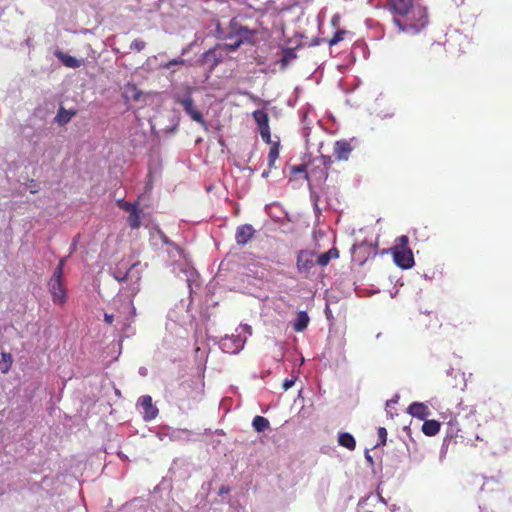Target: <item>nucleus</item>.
Wrapping results in <instances>:
<instances>
[{
    "label": "nucleus",
    "instance_id": "nucleus-2",
    "mask_svg": "<svg viewBox=\"0 0 512 512\" xmlns=\"http://www.w3.org/2000/svg\"><path fill=\"white\" fill-rule=\"evenodd\" d=\"M455 422L459 426L458 431L480 439L477 428L480 426L477 411L473 408H462L455 416Z\"/></svg>",
    "mask_w": 512,
    "mask_h": 512
},
{
    "label": "nucleus",
    "instance_id": "nucleus-17",
    "mask_svg": "<svg viewBox=\"0 0 512 512\" xmlns=\"http://www.w3.org/2000/svg\"><path fill=\"white\" fill-rule=\"evenodd\" d=\"M309 321H310V318H309L308 314L304 311H301L297 314L296 320L293 324V329L296 332H302L307 328Z\"/></svg>",
    "mask_w": 512,
    "mask_h": 512
},
{
    "label": "nucleus",
    "instance_id": "nucleus-39",
    "mask_svg": "<svg viewBox=\"0 0 512 512\" xmlns=\"http://www.w3.org/2000/svg\"><path fill=\"white\" fill-rule=\"evenodd\" d=\"M125 203H126V201H125L124 199H119V200H117V201H116V204H117V206H118L120 209H122V208H123V204H125Z\"/></svg>",
    "mask_w": 512,
    "mask_h": 512
},
{
    "label": "nucleus",
    "instance_id": "nucleus-19",
    "mask_svg": "<svg viewBox=\"0 0 512 512\" xmlns=\"http://www.w3.org/2000/svg\"><path fill=\"white\" fill-rule=\"evenodd\" d=\"M466 320L467 319L463 314L454 312L447 317L446 325L454 328L463 327L467 323Z\"/></svg>",
    "mask_w": 512,
    "mask_h": 512
},
{
    "label": "nucleus",
    "instance_id": "nucleus-18",
    "mask_svg": "<svg viewBox=\"0 0 512 512\" xmlns=\"http://www.w3.org/2000/svg\"><path fill=\"white\" fill-rule=\"evenodd\" d=\"M279 154H280V142L275 141L270 145V150L268 153L269 170L275 168V162L279 158Z\"/></svg>",
    "mask_w": 512,
    "mask_h": 512
},
{
    "label": "nucleus",
    "instance_id": "nucleus-28",
    "mask_svg": "<svg viewBox=\"0 0 512 512\" xmlns=\"http://www.w3.org/2000/svg\"><path fill=\"white\" fill-rule=\"evenodd\" d=\"M1 355H2V359L4 361V366L1 367V371H2V373H7L10 370L12 362H13L12 356L10 353H5V352H3Z\"/></svg>",
    "mask_w": 512,
    "mask_h": 512
},
{
    "label": "nucleus",
    "instance_id": "nucleus-1",
    "mask_svg": "<svg viewBox=\"0 0 512 512\" xmlns=\"http://www.w3.org/2000/svg\"><path fill=\"white\" fill-rule=\"evenodd\" d=\"M387 8L400 31L417 34L429 23L427 9L414 0H388Z\"/></svg>",
    "mask_w": 512,
    "mask_h": 512
},
{
    "label": "nucleus",
    "instance_id": "nucleus-9",
    "mask_svg": "<svg viewBox=\"0 0 512 512\" xmlns=\"http://www.w3.org/2000/svg\"><path fill=\"white\" fill-rule=\"evenodd\" d=\"M352 152L351 144L346 140L336 141L333 148V154L339 161H347Z\"/></svg>",
    "mask_w": 512,
    "mask_h": 512
},
{
    "label": "nucleus",
    "instance_id": "nucleus-4",
    "mask_svg": "<svg viewBox=\"0 0 512 512\" xmlns=\"http://www.w3.org/2000/svg\"><path fill=\"white\" fill-rule=\"evenodd\" d=\"M253 32L247 28H240L235 37L230 36L229 42L224 44L227 51H236L244 42H252Z\"/></svg>",
    "mask_w": 512,
    "mask_h": 512
},
{
    "label": "nucleus",
    "instance_id": "nucleus-7",
    "mask_svg": "<svg viewBox=\"0 0 512 512\" xmlns=\"http://www.w3.org/2000/svg\"><path fill=\"white\" fill-rule=\"evenodd\" d=\"M48 286L52 296V301L55 304H64L67 300L64 282L60 280H49Z\"/></svg>",
    "mask_w": 512,
    "mask_h": 512
},
{
    "label": "nucleus",
    "instance_id": "nucleus-12",
    "mask_svg": "<svg viewBox=\"0 0 512 512\" xmlns=\"http://www.w3.org/2000/svg\"><path fill=\"white\" fill-rule=\"evenodd\" d=\"M328 176V172L320 165V163L318 165L313 166L309 170V173H306L307 180L314 179L319 183H324L327 180Z\"/></svg>",
    "mask_w": 512,
    "mask_h": 512
},
{
    "label": "nucleus",
    "instance_id": "nucleus-27",
    "mask_svg": "<svg viewBox=\"0 0 512 512\" xmlns=\"http://www.w3.org/2000/svg\"><path fill=\"white\" fill-rule=\"evenodd\" d=\"M65 265V259H61L56 266L53 275L51 276L50 280H60L63 281V269Z\"/></svg>",
    "mask_w": 512,
    "mask_h": 512
},
{
    "label": "nucleus",
    "instance_id": "nucleus-8",
    "mask_svg": "<svg viewBox=\"0 0 512 512\" xmlns=\"http://www.w3.org/2000/svg\"><path fill=\"white\" fill-rule=\"evenodd\" d=\"M139 404L141 405L144 411V420L151 421L155 419L158 415V408L153 405L152 397L149 395L141 396L139 399Z\"/></svg>",
    "mask_w": 512,
    "mask_h": 512
},
{
    "label": "nucleus",
    "instance_id": "nucleus-11",
    "mask_svg": "<svg viewBox=\"0 0 512 512\" xmlns=\"http://www.w3.org/2000/svg\"><path fill=\"white\" fill-rule=\"evenodd\" d=\"M408 413L420 420H425L429 416L430 411L425 404L414 402L408 407Z\"/></svg>",
    "mask_w": 512,
    "mask_h": 512
},
{
    "label": "nucleus",
    "instance_id": "nucleus-3",
    "mask_svg": "<svg viewBox=\"0 0 512 512\" xmlns=\"http://www.w3.org/2000/svg\"><path fill=\"white\" fill-rule=\"evenodd\" d=\"M315 253L308 250H300L297 254L296 267L300 274L308 276L315 265Z\"/></svg>",
    "mask_w": 512,
    "mask_h": 512
},
{
    "label": "nucleus",
    "instance_id": "nucleus-40",
    "mask_svg": "<svg viewBox=\"0 0 512 512\" xmlns=\"http://www.w3.org/2000/svg\"><path fill=\"white\" fill-rule=\"evenodd\" d=\"M338 20H339V18H338V17H336V16H334V17L332 18L331 22H332L333 26H336V24H337Z\"/></svg>",
    "mask_w": 512,
    "mask_h": 512
},
{
    "label": "nucleus",
    "instance_id": "nucleus-10",
    "mask_svg": "<svg viewBox=\"0 0 512 512\" xmlns=\"http://www.w3.org/2000/svg\"><path fill=\"white\" fill-rule=\"evenodd\" d=\"M255 234V230L249 224L241 225L236 230V243L239 245L247 244Z\"/></svg>",
    "mask_w": 512,
    "mask_h": 512
},
{
    "label": "nucleus",
    "instance_id": "nucleus-34",
    "mask_svg": "<svg viewBox=\"0 0 512 512\" xmlns=\"http://www.w3.org/2000/svg\"><path fill=\"white\" fill-rule=\"evenodd\" d=\"M146 46V43L145 41L141 40V39H135L132 43H131V46L130 48L132 50H135L137 52H140L142 51Z\"/></svg>",
    "mask_w": 512,
    "mask_h": 512
},
{
    "label": "nucleus",
    "instance_id": "nucleus-42",
    "mask_svg": "<svg viewBox=\"0 0 512 512\" xmlns=\"http://www.w3.org/2000/svg\"><path fill=\"white\" fill-rule=\"evenodd\" d=\"M162 239H163L164 243L168 244V240L165 236H163Z\"/></svg>",
    "mask_w": 512,
    "mask_h": 512
},
{
    "label": "nucleus",
    "instance_id": "nucleus-23",
    "mask_svg": "<svg viewBox=\"0 0 512 512\" xmlns=\"http://www.w3.org/2000/svg\"><path fill=\"white\" fill-rule=\"evenodd\" d=\"M350 31L346 30V29H338L334 35L332 36V38L326 40L327 44L332 47V46H335L337 45L339 42L343 41L347 35H350Z\"/></svg>",
    "mask_w": 512,
    "mask_h": 512
},
{
    "label": "nucleus",
    "instance_id": "nucleus-35",
    "mask_svg": "<svg viewBox=\"0 0 512 512\" xmlns=\"http://www.w3.org/2000/svg\"><path fill=\"white\" fill-rule=\"evenodd\" d=\"M291 173L295 175L303 173L306 177V173H309V171H307L305 165H295L291 168Z\"/></svg>",
    "mask_w": 512,
    "mask_h": 512
},
{
    "label": "nucleus",
    "instance_id": "nucleus-36",
    "mask_svg": "<svg viewBox=\"0 0 512 512\" xmlns=\"http://www.w3.org/2000/svg\"><path fill=\"white\" fill-rule=\"evenodd\" d=\"M184 63H185V60H184V59H182V58H177V59H173V60L169 61V62L165 65V67H166V68H170V67H171V66H173V65H182V64H184Z\"/></svg>",
    "mask_w": 512,
    "mask_h": 512
},
{
    "label": "nucleus",
    "instance_id": "nucleus-37",
    "mask_svg": "<svg viewBox=\"0 0 512 512\" xmlns=\"http://www.w3.org/2000/svg\"><path fill=\"white\" fill-rule=\"evenodd\" d=\"M104 320L107 324H112L113 323V320H114V315L113 314H105L104 315Z\"/></svg>",
    "mask_w": 512,
    "mask_h": 512
},
{
    "label": "nucleus",
    "instance_id": "nucleus-32",
    "mask_svg": "<svg viewBox=\"0 0 512 512\" xmlns=\"http://www.w3.org/2000/svg\"><path fill=\"white\" fill-rule=\"evenodd\" d=\"M378 443H377V446H384L386 444V441H387V430L386 428L384 427H380L378 428Z\"/></svg>",
    "mask_w": 512,
    "mask_h": 512
},
{
    "label": "nucleus",
    "instance_id": "nucleus-13",
    "mask_svg": "<svg viewBox=\"0 0 512 512\" xmlns=\"http://www.w3.org/2000/svg\"><path fill=\"white\" fill-rule=\"evenodd\" d=\"M54 54L57 59L68 68H79L82 64L81 61L76 57L68 55L60 50H56Z\"/></svg>",
    "mask_w": 512,
    "mask_h": 512
},
{
    "label": "nucleus",
    "instance_id": "nucleus-33",
    "mask_svg": "<svg viewBox=\"0 0 512 512\" xmlns=\"http://www.w3.org/2000/svg\"><path fill=\"white\" fill-rule=\"evenodd\" d=\"M408 237L406 235H402L397 238V246L395 249H409L408 248Z\"/></svg>",
    "mask_w": 512,
    "mask_h": 512
},
{
    "label": "nucleus",
    "instance_id": "nucleus-16",
    "mask_svg": "<svg viewBox=\"0 0 512 512\" xmlns=\"http://www.w3.org/2000/svg\"><path fill=\"white\" fill-rule=\"evenodd\" d=\"M76 115L75 110H66L64 107H60L58 110V113L55 117V121L60 125L63 126L67 124L73 116Z\"/></svg>",
    "mask_w": 512,
    "mask_h": 512
},
{
    "label": "nucleus",
    "instance_id": "nucleus-6",
    "mask_svg": "<svg viewBox=\"0 0 512 512\" xmlns=\"http://www.w3.org/2000/svg\"><path fill=\"white\" fill-rule=\"evenodd\" d=\"M393 260L402 269H409L414 265V256L411 249H394Z\"/></svg>",
    "mask_w": 512,
    "mask_h": 512
},
{
    "label": "nucleus",
    "instance_id": "nucleus-25",
    "mask_svg": "<svg viewBox=\"0 0 512 512\" xmlns=\"http://www.w3.org/2000/svg\"><path fill=\"white\" fill-rule=\"evenodd\" d=\"M320 163V165L329 173V170L332 167L334 160L331 156L321 155L319 158L315 159L313 163Z\"/></svg>",
    "mask_w": 512,
    "mask_h": 512
},
{
    "label": "nucleus",
    "instance_id": "nucleus-15",
    "mask_svg": "<svg viewBox=\"0 0 512 512\" xmlns=\"http://www.w3.org/2000/svg\"><path fill=\"white\" fill-rule=\"evenodd\" d=\"M338 257L339 251L337 248L334 247L328 250L327 252L320 254L316 259V263L320 266H326L332 259H337Z\"/></svg>",
    "mask_w": 512,
    "mask_h": 512
},
{
    "label": "nucleus",
    "instance_id": "nucleus-38",
    "mask_svg": "<svg viewBox=\"0 0 512 512\" xmlns=\"http://www.w3.org/2000/svg\"><path fill=\"white\" fill-rule=\"evenodd\" d=\"M293 384H294L293 380H285V382L283 383V387L285 390H287L290 387H292Z\"/></svg>",
    "mask_w": 512,
    "mask_h": 512
},
{
    "label": "nucleus",
    "instance_id": "nucleus-41",
    "mask_svg": "<svg viewBox=\"0 0 512 512\" xmlns=\"http://www.w3.org/2000/svg\"><path fill=\"white\" fill-rule=\"evenodd\" d=\"M268 175H269V170L268 171L265 170V171L262 172V177L263 178H267Z\"/></svg>",
    "mask_w": 512,
    "mask_h": 512
},
{
    "label": "nucleus",
    "instance_id": "nucleus-22",
    "mask_svg": "<svg viewBox=\"0 0 512 512\" xmlns=\"http://www.w3.org/2000/svg\"><path fill=\"white\" fill-rule=\"evenodd\" d=\"M252 427L256 432H263L270 428V422L267 418L257 415L253 418Z\"/></svg>",
    "mask_w": 512,
    "mask_h": 512
},
{
    "label": "nucleus",
    "instance_id": "nucleus-5",
    "mask_svg": "<svg viewBox=\"0 0 512 512\" xmlns=\"http://www.w3.org/2000/svg\"><path fill=\"white\" fill-rule=\"evenodd\" d=\"M178 103L183 107L184 111L191 117V119L202 126L206 125V121L202 113L196 108L194 100L191 96L178 99Z\"/></svg>",
    "mask_w": 512,
    "mask_h": 512
},
{
    "label": "nucleus",
    "instance_id": "nucleus-26",
    "mask_svg": "<svg viewBox=\"0 0 512 512\" xmlns=\"http://www.w3.org/2000/svg\"><path fill=\"white\" fill-rule=\"evenodd\" d=\"M136 264H132L129 268V270L123 272L120 268H117L114 272H113V277L115 278V280H117L119 283H122V282H125L127 279H128V276H129V273L131 271V269L135 266Z\"/></svg>",
    "mask_w": 512,
    "mask_h": 512
},
{
    "label": "nucleus",
    "instance_id": "nucleus-20",
    "mask_svg": "<svg viewBox=\"0 0 512 512\" xmlns=\"http://www.w3.org/2000/svg\"><path fill=\"white\" fill-rule=\"evenodd\" d=\"M440 431V423L436 420H425L422 425V432L426 436H435Z\"/></svg>",
    "mask_w": 512,
    "mask_h": 512
},
{
    "label": "nucleus",
    "instance_id": "nucleus-21",
    "mask_svg": "<svg viewBox=\"0 0 512 512\" xmlns=\"http://www.w3.org/2000/svg\"><path fill=\"white\" fill-rule=\"evenodd\" d=\"M253 118L258 125L259 129H263L264 127H269V117L268 113L264 110H255L253 112Z\"/></svg>",
    "mask_w": 512,
    "mask_h": 512
},
{
    "label": "nucleus",
    "instance_id": "nucleus-24",
    "mask_svg": "<svg viewBox=\"0 0 512 512\" xmlns=\"http://www.w3.org/2000/svg\"><path fill=\"white\" fill-rule=\"evenodd\" d=\"M127 222L131 229L137 230L141 226V211L138 209L133 213H129L127 217Z\"/></svg>",
    "mask_w": 512,
    "mask_h": 512
},
{
    "label": "nucleus",
    "instance_id": "nucleus-29",
    "mask_svg": "<svg viewBox=\"0 0 512 512\" xmlns=\"http://www.w3.org/2000/svg\"><path fill=\"white\" fill-rule=\"evenodd\" d=\"M139 205H140L139 199L136 200L135 202H126L125 204H123L122 210H124L128 213H133L139 209Z\"/></svg>",
    "mask_w": 512,
    "mask_h": 512
},
{
    "label": "nucleus",
    "instance_id": "nucleus-14",
    "mask_svg": "<svg viewBox=\"0 0 512 512\" xmlns=\"http://www.w3.org/2000/svg\"><path fill=\"white\" fill-rule=\"evenodd\" d=\"M338 444L350 451H353L356 448L355 438L348 432L339 433Z\"/></svg>",
    "mask_w": 512,
    "mask_h": 512
},
{
    "label": "nucleus",
    "instance_id": "nucleus-30",
    "mask_svg": "<svg viewBox=\"0 0 512 512\" xmlns=\"http://www.w3.org/2000/svg\"><path fill=\"white\" fill-rule=\"evenodd\" d=\"M293 58H295V54L290 49H286L284 51L283 57L280 60L282 67H286L289 61Z\"/></svg>",
    "mask_w": 512,
    "mask_h": 512
},
{
    "label": "nucleus",
    "instance_id": "nucleus-31",
    "mask_svg": "<svg viewBox=\"0 0 512 512\" xmlns=\"http://www.w3.org/2000/svg\"><path fill=\"white\" fill-rule=\"evenodd\" d=\"M262 140L267 144H272L274 141L271 140L270 127L259 129Z\"/></svg>",
    "mask_w": 512,
    "mask_h": 512
}]
</instances>
